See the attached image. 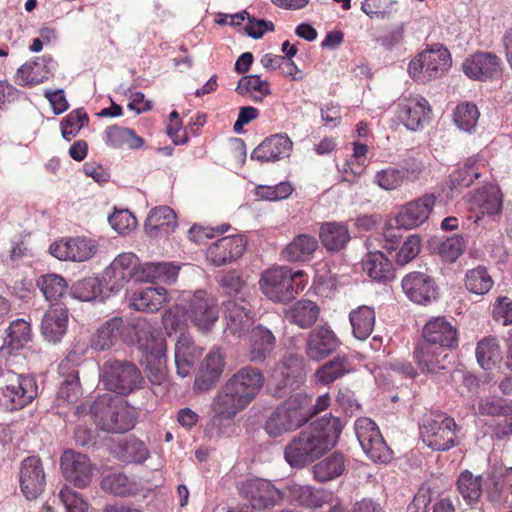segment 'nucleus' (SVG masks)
<instances>
[{"label": "nucleus", "instance_id": "nucleus-53", "mask_svg": "<svg viewBox=\"0 0 512 512\" xmlns=\"http://www.w3.org/2000/svg\"><path fill=\"white\" fill-rule=\"evenodd\" d=\"M105 135V143L113 148L128 146L131 149H138L144 144V140L137 136L132 129L117 125L107 128Z\"/></svg>", "mask_w": 512, "mask_h": 512}, {"label": "nucleus", "instance_id": "nucleus-2", "mask_svg": "<svg viewBox=\"0 0 512 512\" xmlns=\"http://www.w3.org/2000/svg\"><path fill=\"white\" fill-rule=\"evenodd\" d=\"M89 411L96 425L106 432L123 433L136 423V409L119 396L100 395L90 405Z\"/></svg>", "mask_w": 512, "mask_h": 512}, {"label": "nucleus", "instance_id": "nucleus-34", "mask_svg": "<svg viewBox=\"0 0 512 512\" xmlns=\"http://www.w3.org/2000/svg\"><path fill=\"white\" fill-rule=\"evenodd\" d=\"M68 311L62 306H52L44 314L41 330L46 340L58 342L67 330Z\"/></svg>", "mask_w": 512, "mask_h": 512}, {"label": "nucleus", "instance_id": "nucleus-46", "mask_svg": "<svg viewBox=\"0 0 512 512\" xmlns=\"http://www.w3.org/2000/svg\"><path fill=\"white\" fill-rule=\"evenodd\" d=\"M473 205L484 215H494L500 212L502 208V194L498 187L490 185L485 186L475 193Z\"/></svg>", "mask_w": 512, "mask_h": 512}, {"label": "nucleus", "instance_id": "nucleus-64", "mask_svg": "<svg viewBox=\"0 0 512 512\" xmlns=\"http://www.w3.org/2000/svg\"><path fill=\"white\" fill-rule=\"evenodd\" d=\"M479 115L480 113L475 104L461 103L454 111V122L460 130L471 132L477 125Z\"/></svg>", "mask_w": 512, "mask_h": 512}, {"label": "nucleus", "instance_id": "nucleus-45", "mask_svg": "<svg viewBox=\"0 0 512 512\" xmlns=\"http://www.w3.org/2000/svg\"><path fill=\"white\" fill-rule=\"evenodd\" d=\"M236 92L254 102H261L271 94L270 84L258 74L245 75L238 81Z\"/></svg>", "mask_w": 512, "mask_h": 512}, {"label": "nucleus", "instance_id": "nucleus-60", "mask_svg": "<svg viewBox=\"0 0 512 512\" xmlns=\"http://www.w3.org/2000/svg\"><path fill=\"white\" fill-rule=\"evenodd\" d=\"M81 395L78 371L73 370L61 383L57 393V402L59 406L74 404Z\"/></svg>", "mask_w": 512, "mask_h": 512}, {"label": "nucleus", "instance_id": "nucleus-21", "mask_svg": "<svg viewBox=\"0 0 512 512\" xmlns=\"http://www.w3.org/2000/svg\"><path fill=\"white\" fill-rule=\"evenodd\" d=\"M225 384L249 405L263 387L264 376L259 369L245 366L235 372Z\"/></svg>", "mask_w": 512, "mask_h": 512}, {"label": "nucleus", "instance_id": "nucleus-52", "mask_svg": "<svg viewBox=\"0 0 512 512\" xmlns=\"http://www.w3.org/2000/svg\"><path fill=\"white\" fill-rule=\"evenodd\" d=\"M493 284L491 275L483 265L468 269L465 273L464 286L472 294L485 295L491 290Z\"/></svg>", "mask_w": 512, "mask_h": 512}, {"label": "nucleus", "instance_id": "nucleus-17", "mask_svg": "<svg viewBox=\"0 0 512 512\" xmlns=\"http://www.w3.org/2000/svg\"><path fill=\"white\" fill-rule=\"evenodd\" d=\"M341 341L329 325H320L311 330L305 341V353L311 361H322L332 355Z\"/></svg>", "mask_w": 512, "mask_h": 512}, {"label": "nucleus", "instance_id": "nucleus-5", "mask_svg": "<svg viewBox=\"0 0 512 512\" xmlns=\"http://www.w3.org/2000/svg\"><path fill=\"white\" fill-rule=\"evenodd\" d=\"M307 401L306 393L291 395L267 417L264 431L275 438L306 424L310 420V413L306 409Z\"/></svg>", "mask_w": 512, "mask_h": 512}, {"label": "nucleus", "instance_id": "nucleus-26", "mask_svg": "<svg viewBox=\"0 0 512 512\" xmlns=\"http://www.w3.org/2000/svg\"><path fill=\"white\" fill-rule=\"evenodd\" d=\"M423 341L447 351L458 346V331L445 317H436L425 324Z\"/></svg>", "mask_w": 512, "mask_h": 512}, {"label": "nucleus", "instance_id": "nucleus-13", "mask_svg": "<svg viewBox=\"0 0 512 512\" xmlns=\"http://www.w3.org/2000/svg\"><path fill=\"white\" fill-rule=\"evenodd\" d=\"M247 406L248 404L240 395L235 394L229 386L224 384L211 402L210 425L217 430L218 434L224 433L225 428Z\"/></svg>", "mask_w": 512, "mask_h": 512}, {"label": "nucleus", "instance_id": "nucleus-63", "mask_svg": "<svg viewBox=\"0 0 512 512\" xmlns=\"http://www.w3.org/2000/svg\"><path fill=\"white\" fill-rule=\"evenodd\" d=\"M37 286L47 300L54 301L63 296L67 283L60 275L46 274L37 280Z\"/></svg>", "mask_w": 512, "mask_h": 512}, {"label": "nucleus", "instance_id": "nucleus-51", "mask_svg": "<svg viewBox=\"0 0 512 512\" xmlns=\"http://www.w3.org/2000/svg\"><path fill=\"white\" fill-rule=\"evenodd\" d=\"M484 163L478 157L469 158L462 167L454 171L450 176L454 189L469 187L475 179L482 174Z\"/></svg>", "mask_w": 512, "mask_h": 512}, {"label": "nucleus", "instance_id": "nucleus-6", "mask_svg": "<svg viewBox=\"0 0 512 512\" xmlns=\"http://www.w3.org/2000/svg\"><path fill=\"white\" fill-rule=\"evenodd\" d=\"M100 381L107 390L128 395L141 388L143 377L136 365L129 361L108 360L100 369Z\"/></svg>", "mask_w": 512, "mask_h": 512}, {"label": "nucleus", "instance_id": "nucleus-32", "mask_svg": "<svg viewBox=\"0 0 512 512\" xmlns=\"http://www.w3.org/2000/svg\"><path fill=\"white\" fill-rule=\"evenodd\" d=\"M293 142L287 135L276 134L266 138L251 153V159L259 162H274L290 156Z\"/></svg>", "mask_w": 512, "mask_h": 512}, {"label": "nucleus", "instance_id": "nucleus-37", "mask_svg": "<svg viewBox=\"0 0 512 512\" xmlns=\"http://www.w3.org/2000/svg\"><path fill=\"white\" fill-rule=\"evenodd\" d=\"M179 267L166 262H145L141 263L140 273L137 275V282L159 281L173 283L178 277Z\"/></svg>", "mask_w": 512, "mask_h": 512}, {"label": "nucleus", "instance_id": "nucleus-55", "mask_svg": "<svg viewBox=\"0 0 512 512\" xmlns=\"http://www.w3.org/2000/svg\"><path fill=\"white\" fill-rule=\"evenodd\" d=\"M102 281L97 277H87L77 281L70 288V295L74 299L89 302L100 298V301L106 296H103Z\"/></svg>", "mask_w": 512, "mask_h": 512}, {"label": "nucleus", "instance_id": "nucleus-4", "mask_svg": "<svg viewBox=\"0 0 512 512\" xmlns=\"http://www.w3.org/2000/svg\"><path fill=\"white\" fill-rule=\"evenodd\" d=\"M303 275L302 270L293 271L288 266H273L261 273L259 287L269 300L287 303L304 289L305 283L299 280Z\"/></svg>", "mask_w": 512, "mask_h": 512}, {"label": "nucleus", "instance_id": "nucleus-28", "mask_svg": "<svg viewBox=\"0 0 512 512\" xmlns=\"http://www.w3.org/2000/svg\"><path fill=\"white\" fill-rule=\"evenodd\" d=\"M225 367V356L220 348H213L201 362L194 381V389L206 392L212 389L221 377Z\"/></svg>", "mask_w": 512, "mask_h": 512}, {"label": "nucleus", "instance_id": "nucleus-58", "mask_svg": "<svg viewBox=\"0 0 512 512\" xmlns=\"http://www.w3.org/2000/svg\"><path fill=\"white\" fill-rule=\"evenodd\" d=\"M216 281L223 294L244 297L247 284L236 270L220 272L216 276Z\"/></svg>", "mask_w": 512, "mask_h": 512}, {"label": "nucleus", "instance_id": "nucleus-47", "mask_svg": "<svg viewBox=\"0 0 512 512\" xmlns=\"http://www.w3.org/2000/svg\"><path fill=\"white\" fill-rule=\"evenodd\" d=\"M352 371L353 367L349 358L339 355L319 367L315 377L319 383L327 385Z\"/></svg>", "mask_w": 512, "mask_h": 512}, {"label": "nucleus", "instance_id": "nucleus-48", "mask_svg": "<svg viewBox=\"0 0 512 512\" xmlns=\"http://www.w3.org/2000/svg\"><path fill=\"white\" fill-rule=\"evenodd\" d=\"M353 335L359 340L367 339L375 325V311L370 306H360L349 314Z\"/></svg>", "mask_w": 512, "mask_h": 512}, {"label": "nucleus", "instance_id": "nucleus-3", "mask_svg": "<svg viewBox=\"0 0 512 512\" xmlns=\"http://www.w3.org/2000/svg\"><path fill=\"white\" fill-rule=\"evenodd\" d=\"M137 342L145 354L146 375L153 385L167 378V345L161 332L149 322H141L136 330Z\"/></svg>", "mask_w": 512, "mask_h": 512}, {"label": "nucleus", "instance_id": "nucleus-9", "mask_svg": "<svg viewBox=\"0 0 512 512\" xmlns=\"http://www.w3.org/2000/svg\"><path fill=\"white\" fill-rule=\"evenodd\" d=\"M6 385L0 387V409L14 411L30 404L37 396V385L32 376L12 371L1 374Z\"/></svg>", "mask_w": 512, "mask_h": 512}, {"label": "nucleus", "instance_id": "nucleus-50", "mask_svg": "<svg viewBox=\"0 0 512 512\" xmlns=\"http://www.w3.org/2000/svg\"><path fill=\"white\" fill-rule=\"evenodd\" d=\"M457 490L467 505L476 504L483 491L482 477L475 476L468 470L461 472L457 479Z\"/></svg>", "mask_w": 512, "mask_h": 512}, {"label": "nucleus", "instance_id": "nucleus-8", "mask_svg": "<svg viewBox=\"0 0 512 512\" xmlns=\"http://www.w3.org/2000/svg\"><path fill=\"white\" fill-rule=\"evenodd\" d=\"M420 437L434 451H447L456 445L459 427L452 417L444 413L426 415L420 425Z\"/></svg>", "mask_w": 512, "mask_h": 512}, {"label": "nucleus", "instance_id": "nucleus-43", "mask_svg": "<svg viewBox=\"0 0 512 512\" xmlns=\"http://www.w3.org/2000/svg\"><path fill=\"white\" fill-rule=\"evenodd\" d=\"M319 307L311 300H300L292 305L285 312V318L299 326L300 328H309L317 320Z\"/></svg>", "mask_w": 512, "mask_h": 512}, {"label": "nucleus", "instance_id": "nucleus-1", "mask_svg": "<svg viewBox=\"0 0 512 512\" xmlns=\"http://www.w3.org/2000/svg\"><path fill=\"white\" fill-rule=\"evenodd\" d=\"M341 432L339 418L331 414L323 416L289 441L284 449V458L292 468H303L333 448Z\"/></svg>", "mask_w": 512, "mask_h": 512}, {"label": "nucleus", "instance_id": "nucleus-49", "mask_svg": "<svg viewBox=\"0 0 512 512\" xmlns=\"http://www.w3.org/2000/svg\"><path fill=\"white\" fill-rule=\"evenodd\" d=\"M363 270L376 281H386L392 277L391 263L380 251L369 252L362 261Z\"/></svg>", "mask_w": 512, "mask_h": 512}, {"label": "nucleus", "instance_id": "nucleus-11", "mask_svg": "<svg viewBox=\"0 0 512 512\" xmlns=\"http://www.w3.org/2000/svg\"><path fill=\"white\" fill-rule=\"evenodd\" d=\"M451 65V56L442 45L426 49L413 58L408 65L409 75L418 80L440 77Z\"/></svg>", "mask_w": 512, "mask_h": 512}, {"label": "nucleus", "instance_id": "nucleus-56", "mask_svg": "<svg viewBox=\"0 0 512 512\" xmlns=\"http://www.w3.org/2000/svg\"><path fill=\"white\" fill-rule=\"evenodd\" d=\"M408 169L387 167L376 172L374 176V183L381 189L386 191H393L403 185L408 176Z\"/></svg>", "mask_w": 512, "mask_h": 512}, {"label": "nucleus", "instance_id": "nucleus-22", "mask_svg": "<svg viewBox=\"0 0 512 512\" xmlns=\"http://www.w3.org/2000/svg\"><path fill=\"white\" fill-rule=\"evenodd\" d=\"M405 295L416 304H428L437 298V286L433 278L422 272H411L401 282Z\"/></svg>", "mask_w": 512, "mask_h": 512}, {"label": "nucleus", "instance_id": "nucleus-59", "mask_svg": "<svg viewBox=\"0 0 512 512\" xmlns=\"http://www.w3.org/2000/svg\"><path fill=\"white\" fill-rule=\"evenodd\" d=\"M476 358L479 365L485 370L495 366L501 358L497 340L493 337H487L479 341L476 348Z\"/></svg>", "mask_w": 512, "mask_h": 512}, {"label": "nucleus", "instance_id": "nucleus-15", "mask_svg": "<svg viewBox=\"0 0 512 512\" xmlns=\"http://www.w3.org/2000/svg\"><path fill=\"white\" fill-rule=\"evenodd\" d=\"M431 106L419 94L403 96L397 105L399 121L411 131H420L429 122Z\"/></svg>", "mask_w": 512, "mask_h": 512}, {"label": "nucleus", "instance_id": "nucleus-61", "mask_svg": "<svg viewBox=\"0 0 512 512\" xmlns=\"http://www.w3.org/2000/svg\"><path fill=\"white\" fill-rule=\"evenodd\" d=\"M466 241L460 234H454L439 243L437 253L442 261L454 263L465 251Z\"/></svg>", "mask_w": 512, "mask_h": 512}, {"label": "nucleus", "instance_id": "nucleus-19", "mask_svg": "<svg viewBox=\"0 0 512 512\" xmlns=\"http://www.w3.org/2000/svg\"><path fill=\"white\" fill-rule=\"evenodd\" d=\"M141 263L132 252L119 254L110 264L106 274L109 277V289L112 293L119 292L130 280L137 281Z\"/></svg>", "mask_w": 512, "mask_h": 512}, {"label": "nucleus", "instance_id": "nucleus-33", "mask_svg": "<svg viewBox=\"0 0 512 512\" xmlns=\"http://www.w3.org/2000/svg\"><path fill=\"white\" fill-rule=\"evenodd\" d=\"M485 485L491 502L512 508V467L507 468L504 473H491Z\"/></svg>", "mask_w": 512, "mask_h": 512}, {"label": "nucleus", "instance_id": "nucleus-57", "mask_svg": "<svg viewBox=\"0 0 512 512\" xmlns=\"http://www.w3.org/2000/svg\"><path fill=\"white\" fill-rule=\"evenodd\" d=\"M30 338V324L24 319H16L10 323L7 329V335L4 338V345L12 350H18L22 348Z\"/></svg>", "mask_w": 512, "mask_h": 512}, {"label": "nucleus", "instance_id": "nucleus-62", "mask_svg": "<svg viewBox=\"0 0 512 512\" xmlns=\"http://www.w3.org/2000/svg\"><path fill=\"white\" fill-rule=\"evenodd\" d=\"M88 122L89 118L84 109L78 108L71 111L60 123L62 137L70 141L79 134L80 130L87 125Z\"/></svg>", "mask_w": 512, "mask_h": 512}, {"label": "nucleus", "instance_id": "nucleus-16", "mask_svg": "<svg viewBox=\"0 0 512 512\" xmlns=\"http://www.w3.org/2000/svg\"><path fill=\"white\" fill-rule=\"evenodd\" d=\"M222 309L226 335L241 337L250 330L254 322V313L244 297L223 302Z\"/></svg>", "mask_w": 512, "mask_h": 512}, {"label": "nucleus", "instance_id": "nucleus-44", "mask_svg": "<svg viewBox=\"0 0 512 512\" xmlns=\"http://www.w3.org/2000/svg\"><path fill=\"white\" fill-rule=\"evenodd\" d=\"M345 469L346 461L343 454L334 452L316 463L312 468V472L315 480L327 482L341 476Z\"/></svg>", "mask_w": 512, "mask_h": 512}, {"label": "nucleus", "instance_id": "nucleus-14", "mask_svg": "<svg viewBox=\"0 0 512 512\" xmlns=\"http://www.w3.org/2000/svg\"><path fill=\"white\" fill-rule=\"evenodd\" d=\"M355 433L362 450L372 461L387 463L392 459V450L387 446L376 423L370 418L357 419Z\"/></svg>", "mask_w": 512, "mask_h": 512}, {"label": "nucleus", "instance_id": "nucleus-27", "mask_svg": "<svg viewBox=\"0 0 512 512\" xmlns=\"http://www.w3.org/2000/svg\"><path fill=\"white\" fill-rule=\"evenodd\" d=\"M434 194L422 197L405 204L396 216V223L404 229H414L427 221L435 205Z\"/></svg>", "mask_w": 512, "mask_h": 512}, {"label": "nucleus", "instance_id": "nucleus-23", "mask_svg": "<svg viewBox=\"0 0 512 512\" xmlns=\"http://www.w3.org/2000/svg\"><path fill=\"white\" fill-rule=\"evenodd\" d=\"M20 488L26 499H36L46 485L45 473L38 457L25 458L20 467Z\"/></svg>", "mask_w": 512, "mask_h": 512}, {"label": "nucleus", "instance_id": "nucleus-42", "mask_svg": "<svg viewBox=\"0 0 512 512\" xmlns=\"http://www.w3.org/2000/svg\"><path fill=\"white\" fill-rule=\"evenodd\" d=\"M176 226V214L168 206L153 208L145 221L146 232L156 237L159 232H168Z\"/></svg>", "mask_w": 512, "mask_h": 512}, {"label": "nucleus", "instance_id": "nucleus-7", "mask_svg": "<svg viewBox=\"0 0 512 512\" xmlns=\"http://www.w3.org/2000/svg\"><path fill=\"white\" fill-rule=\"evenodd\" d=\"M303 362L302 356L288 353L275 364L268 383L274 397L283 398L300 388L305 380Z\"/></svg>", "mask_w": 512, "mask_h": 512}, {"label": "nucleus", "instance_id": "nucleus-12", "mask_svg": "<svg viewBox=\"0 0 512 512\" xmlns=\"http://www.w3.org/2000/svg\"><path fill=\"white\" fill-rule=\"evenodd\" d=\"M182 299L186 303L185 312L188 319L199 330H210L219 318L216 299L204 290L184 292Z\"/></svg>", "mask_w": 512, "mask_h": 512}, {"label": "nucleus", "instance_id": "nucleus-38", "mask_svg": "<svg viewBox=\"0 0 512 512\" xmlns=\"http://www.w3.org/2000/svg\"><path fill=\"white\" fill-rule=\"evenodd\" d=\"M288 494L291 501L309 508L321 507L327 501V493L316 489L311 485L289 483L286 485L285 494Z\"/></svg>", "mask_w": 512, "mask_h": 512}, {"label": "nucleus", "instance_id": "nucleus-39", "mask_svg": "<svg viewBox=\"0 0 512 512\" xmlns=\"http://www.w3.org/2000/svg\"><path fill=\"white\" fill-rule=\"evenodd\" d=\"M447 357L446 350L438 349L426 341L418 344L414 351V358L422 372L434 373L443 369L442 362Z\"/></svg>", "mask_w": 512, "mask_h": 512}, {"label": "nucleus", "instance_id": "nucleus-31", "mask_svg": "<svg viewBox=\"0 0 512 512\" xmlns=\"http://www.w3.org/2000/svg\"><path fill=\"white\" fill-rule=\"evenodd\" d=\"M202 353L203 348L197 345L189 334L181 333L176 341L174 351L177 374L182 378L190 375Z\"/></svg>", "mask_w": 512, "mask_h": 512}, {"label": "nucleus", "instance_id": "nucleus-18", "mask_svg": "<svg viewBox=\"0 0 512 512\" xmlns=\"http://www.w3.org/2000/svg\"><path fill=\"white\" fill-rule=\"evenodd\" d=\"M52 256L62 261L83 262L97 251V243L84 237L62 239L50 245Z\"/></svg>", "mask_w": 512, "mask_h": 512}, {"label": "nucleus", "instance_id": "nucleus-29", "mask_svg": "<svg viewBox=\"0 0 512 512\" xmlns=\"http://www.w3.org/2000/svg\"><path fill=\"white\" fill-rule=\"evenodd\" d=\"M276 338L272 331L259 324L249 330L246 357L250 362L263 363L273 352Z\"/></svg>", "mask_w": 512, "mask_h": 512}, {"label": "nucleus", "instance_id": "nucleus-41", "mask_svg": "<svg viewBox=\"0 0 512 512\" xmlns=\"http://www.w3.org/2000/svg\"><path fill=\"white\" fill-rule=\"evenodd\" d=\"M319 237L329 251H339L350 241L348 227L344 223L327 222L321 225Z\"/></svg>", "mask_w": 512, "mask_h": 512}, {"label": "nucleus", "instance_id": "nucleus-40", "mask_svg": "<svg viewBox=\"0 0 512 512\" xmlns=\"http://www.w3.org/2000/svg\"><path fill=\"white\" fill-rule=\"evenodd\" d=\"M317 248L318 241L314 236L300 234L284 248L282 257L289 262L308 261Z\"/></svg>", "mask_w": 512, "mask_h": 512}, {"label": "nucleus", "instance_id": "nucleus-54", "mask_svg": "<svg viewBox=\"0 0 512 512\" xmlns=\"http://www.w3.org/2000/svg\"><path fill=\"white\" fill-rule=\"evenodd\" d=\"M101 488L115 496H129L136 491L135 483L120 471H110L104 474Z\"/></svg>", "mask_w": 512, "mask_h": 512}, {"label": "nucleus", "instance_id": "nucleus-36", "mask_svg": "<svg viewBox=\"0 0 512 512\" xmlns=\"http://www.w3.org/2000/svg\"><path fill=\"white\" fill-rule=\"evenodd\" d=\"M168 292L163 287H147L136 291L131 299L130 306L138 311L156 312L164 303L170 301Z\"/></svg>", "mask_w": 512, "mask_h": 512}, {"label": "nucleus", "instance_id": "nucleus-10", "mask_svg": "<svg viewBox=\"0 0 512 512\" xmlns=\"http://www.w3.org/2000/svg\"><path fill=\"white\" fill-rule=\"evenodd\" d=\"M238 490L255 510H271L282 503L285 491L263 478H249L238 484Z\"/></svg>", "mask_w": 512, "mask_h": 512}, {"label": "nucleus", "instance_id": "nucleus-35", "mask_svg": "<svg viewBox=\"0 0 512 512\" xmlns=\"http://www.w3.org/2000/svg\"><path fill=\"white\" fill-rule=\"evenodd\" d=\"M125 329L121 317H113L104 322L90 340V346L96 351H104L115 345Z\"/></svg>", "mask_w": 512, "mask_h": 512}, {"label": "nucleus", "instance_id": "nucleus-20", "mask_svg": "<svg viewBox=\"0 0 512 512\" xmlns=\"http://www.w3.org/2000/svg\"><path fill=\"white\" fill-rule=\"evenodd\" d=\"M63 476L78 488L90 484L93 477V465L90 459L73 450H66L61 457Z\"/></svg>", "mask_w": 512, "mask_h": 512}, {"label": "nucleus", "instance_id": "nucleus-30", "mask_svg": "<svg viewBox=\"0 0 512 512\" xmlns=\"http://www.w3.org/2000/svg\"><path fill=\"white\" fill-rule=\"evenodd\" d=\"M56 64L50 56L36 57L20 66L15 82L20 86H35L54 74Z\"/></svg>", "mask_w": 512, "mask_h": 512}, {"label": "nucleus", "instance_id": "nucleus-25", "mask_svg": "<svg viewBox=\"0 0 512 512\" xmlns=\"http://www.w3.org/2000/svg\"><path fill=\"white\" fill-rule=\"evenodd\" d=\"M244 250L245 242L242 236H225L209 245L206 258L214 266H224L241 257Z\"/></svg>", "mask_w": 512, "mask_h": 512}, {"label": "nucleus", "instance_id": "nucleus-24", "mask_svg": "<svg viewBox=\"0 0 512 512\" xmlns=\"http://www.w3.org/2000/svg\"><path fill=\"white\" fill-rule=\"evenodd\" d=\"M501 59L492 52H477L466 58L463 72L473 80L485 81L500 74Z\"/></svg>", "mask_w": 512, "mask_h": 512}]
</instances>
